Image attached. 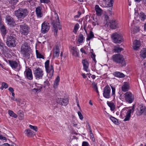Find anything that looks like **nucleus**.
Wrapping results in <instances>:
<instances>
[{
  "mask_svg": "<svg viewBox=\"0 0 146 146\" xmlns=\"http://www.w3.org/2000/svg\"><path fill=\"white\" fill-rule=\"evenodd\" d=\"M29 13L26 8H19L14 11V15L18 19H23L27 17Z\"/></svg>",
  "mask_w": 146,
  "mask_h": 146,
  "instance_id": "f257e3e1",
  "label": "nucleus"
},
{
  "mask_svg": "<svg viewBox=\"0 0 146 146\" xmlns=\"http://www.w3.org/2000/svg\"><path fill=\"white\" fill-rule=\"evenodd\" d=\"M52 24L53 25L54 34L55 36H57L58 26L60 30L61 29V26L59 25V19L58 15L56 13H54V17H52Z\"/></svg>",
  "mask_w": 146,
  "mask_h": 146,
  "instance_id": "f03ea898",
  "label": "nucleus"
},
{
  "mask_svg": "<svg viewBox=\"0 0 146 146\" xmlns=\"http://www.w3.org/2000/svg\"><path fill=\"white\" fill-rule=\"evenodd\" d=\"M29 47L27 43L24 42L21 47V52L23 55V56L25 57L26 59L30 58V55L31 53Z\"/></svg>",
  "mask_w": 146,
  "mask_h": 146,
  "instance_id": "7ed1b4c3",
  "label": "nucleus"
},
{
  "mask_svg": "<svg viewBox=\"0 0 146 146\" xmlns=\"http://www.w3.org/2000/svg\"><path fill=\"white\" fill-rule=\"evenodd\" d=\"M112 59L115 63L120 64L122 66L126 65L125 61L123 55L119 54H116L113 55Z\"/></svg>",
  "mask_w": 146,
  "mask_h": 146,
  "instance_id": "20e7f679",
  "label": "nucleus"
},
{
  "mask_svg": "<svg viewBox=\"0 0 146 146\" xmlns=\"http://www.w3.org/2000/svg\"><path fill=\"white\" fill-rule=\"evenodd\" d=\"M50 61L49 60H47L45 63V67L46 69V70L48 74L49 75V77H52L53 75L54 72L53 65L51 64L49 65Z\"/></svg>",
  "mask_w": 146,
  "mask_h": 146,
  "instance_id": "39448f33",
  "label": "nucleus"
},
{
  "mask_svg": "<svg viewBox=\"0 0 146 146\" xmlns=\"http://www.w3.org/2000/svg\"><path fill=\"white\" fill-rule=\"evenodd\" d=\"M111 37L113 42L116 43H120L123 41L122 36L116 33H113Z\"/></svg>",
  "mask_w": 146,
  "mask_h": 146,
  "instance_id": "423d86ee",
  "label": "nucleus"
},
{
  "mask_svg": "<svg viewBox=\"0 0 146 146\" xmlns=\"http://www.w3.org/2000/svg\"><path fill=\"white\" fill-rule=\"evenodd\" d=\"M20 31L22 34L25 35H28L29 32L30 28L26 24L24 23L20 25Z\"/></svg>",
  "mask_w": 146,
  "mask_h": 146,
  "instance_id": "0eeeda50",
  "label": "nucleus"
},
{
  "mask_svg": "<svg viewBox=\"0 0 146 146\" xmlns=\"http://www.w3.org/2000/svg\"><path fill=\"white\" fill-rule=\"evenodd\" d=\"M6 44L8 46L11 47L16 46L15 38L11 36H8L7 38Z\"/></svg>",
  "mask_w": 146,
  "mask_h": 146,
  "instance_id": "6e6552de",
  "label": "nucleus"
},
{
  "mask_svg": "<svg viewBox=\"0 0 146 146\" xmlns=\"http://www.w3.org/2000/svg\"><path fill=\"white\" fill-rule=\"evenodd\" d=\"M125 100L126 102L131 104L134 101V95L130 92H127L124 94Z\"/></svg>",
  "mask_w": 146,
  "mask_h": 146,
  "instance_id": "1a4fd4ad",
  "label": "nucleus"
},
{
  "mask_svg": "<svg viewBox=\"0 0 146 146\" xmlns=\"http://www.w3.org/2000/svg\"><path fill=\"white\" fill-rule=\"evenodd\" d=\"M34 76L36 79H41L44 75L43 71L39 68L36 69L34 71Z\"/></svg>",
  "mask_w": 146,
  "mask_h": 146,
  "instance_id": "9d476101",
  "label": "nucleus"
},
{
  "mask_svg": "<svg viewBox=\"0 0 146 146\" xmlns=\"http://www.w3.org/2000/svg\"><path fill=\"white\" fill-rule=\"evenodd\" d=\"M111 89L108 86H106L103 90V95L105 98L108 99L110 98Z\"/></svg>",
  "mask_w": 146,
  "mask_h": 146,
  "instance_id": "9b49d317",
  "label": "nucleus"
},
{
  "mask_svg": "<svg viewBox=\"0 0 146 146\" xmlns=\"http://www.w3.org/2000/svg\"><path fill=\"white\" fill-rule=\"evenodd\" d=\"M50 28L49 24L47 22H44L42 24L41 31L43 33H47Z\"/></svg>",
  "mask_w": 146,
  "mask_h": 146,
  "instance_id": "f8f14e48",
  "label": "nucleus"
},
{
  "mask_svg": "<svg viewBox=\"0 0 146 146\" xmlns=\"http://www.w3.org/2000/svg\"><path fill=\"white\" fill-rule=\"evenodd\" d=\"M8 62L13 69H16L18 67H19L18 69H20V67H19V64L17 62L13 60H8Z\"/></svg>",
  "mask_w": 146,
  "mask_h": 146,
  "instance_id": "ddd939ff",
  "label": "nucleus"
},
{
  "mask_svg": "<svg viewBox=\"0 0 146 146\" xmlns=\"http://www.w3.org/2000/svg\"><path fill=\"white\" fill-rule=\"evenodd\" d=\"M56 101L58 103L62 106H66L68 104V99L67 98L64 99L60 98L57 99Z\"/></svg>",
  "mask_w": 146,
  "mask_h": 146,
  "instance_id": "4468645a",
  "label": "nucleus"
},
{
  "mask_svg": "<svg viewBox=\"0 0 146 146\" xmlns=\"http://www.w3.org/2000/svg\"><path fill=\"white\" fill-rule=\"evenodd\" d=\"M134 111V106L133 107L132 109L129 110L126 113L125 118L123 120V121H125L129 120L131 117V113H133Z\"/></svg>",
  "mask_w": 146,
  "mask_h": 146,
  "instance_id": "2eb2a0df",
  "label": "nucleus"
},
{
  "mask_svg": "<svg viewBox=\"0 0 146 146\" xmlns=\"http://www.w3.org/2000/svg\"><path fill=\"white\" fill-rule=\"evenodd\" d=\"M110 27L112 29H116L119 27L117 22L113 20H111L109 23Z\"/></svg>",
  "mask_w": 146,
  "mask_h": 146,
  "instance_id": "dca6fc26",
  "label": "nucleus"
},
{
  "mask_svg": "<svg viewBox=\"0 0 146 146\" xmlns=\"http://www.w3.org/2000/svg\"><path fill=\"white\" fill-rule=\"evenodd\" d=\"M41 7L38 6L35 9V13L37 17L40 18L43 16V14L42 11Z\"/></svg>",
  "mask_w": 146,
  "mask_h": 146,
  "instance_id": "f3484780",
  "label": "nucleus"
},
{
  "mask_svg": "<svg viewBox=\"0 0 146 146\" xmlns=\"http://www.w3.org/2000/svg\"><path fill=\"white\" fill-rule=\"evenodd\" d=\"M25 73L26 76L28 79L31 80L33 79V75L32 71L31 69L28 68L26 70Z\"/></svg>",
  "mask_w": 146,
  "mask_h": 146,
  "instance_id": "a211bd4d",
  "label": "nucleus"
},
{
  "mask_svg": "<svg viewBox=\"0 0 146 146\" xmlns=\"http://www.w3.org/2000/svg\"><path fill=\"white\" fill-rule=\"evenodd\" d=\"M145 106L141 104L138 106V113L137 114L139 115H140L143 113H144Z\"/></svg>",
  "mask_w": 146,
  "mask_h": 146,
  "instance_id": "6ab92c4d",
  "label": "nucleus"
},
{
  "mask_svg": "<svg viewBox=\"0 0 146 146\" xmlns=\"http://www.w3.org/2000/svg\"><path fill=\"white\" fill-rule=\"evenodd\" d=\"M6 22L7 24L10 25H13L15 23L13 19L9 15H7L6 17Z\"/></svg>",
  "mask_w": 146,
  "mask_h": 146,
  "instance_id": "aec40b11",
  "label": "nucleus"
},
{
  "mask_svg": "<svg viewBox=\"0 0 146 146\" xmlns=\"http://www.w3.org/2000/svg\"><path fill=\"white\" fill-rule=\"evenodd\" d=\"M82 63L83 66V69L86 72H88L89 70H88V68L89 63L86 59H83L82 60Z\"/></svg>",
  "mask_w": 146,
  "mask_h": 146,
  "instance_id": "412c9836",
  "label": "nucleus"
},
{
  "mask_svg": "<svg viewBox=\"0 0 146 146\" xmlns=\"http://www.w3.org/2000/svg\"><path fill=\"white\" fill-rule=\"evenodd\" d=\"M140 41L136 40L133 43L132 46L133 49L135 50H137L139 48L140 46Z\"/></svg>",
  "mask_w": 146,
  "mask_h": 146,
  "instance_id": "4be33fe9",
  "label": "nucleus"
},
{
  "mask_svg": "<svg viewBox=\"0 0 146 146\" xmlns=\"http://www.w3.org/2000/svg\"><path fill=\"white\" fill-rule=\"evenodd\" d=\"M130 86L128 82H124L121 87V89L123 92H127L129 90Z\"/></svg>",
  "mask_w": 146,
  "mask_h": 146,
  "instance_id": "5701e85b",
  "label": "nucleus"
},
{
  "mask_svg": "<svg viewBox=\"0 0 146 146\" xmlns=\"http://www.w3.org/2000/svg\"><path fill=\"white\" fill-rule=\"evenodd\" d=\"M96 14L98 16H101L102 13V10L98 5H96L95 7Z\"/></svg>",
  "mask_w": 146,
  "mask_h": 146,
  "instance_id": "b1692460",
  "label": "nucleus"
},
{
  "mask_svg": "<svg viewBox=\"0 0 146 146\" xmlns=\"http://www.w3.org/2000/svg\"><path fill=\"white\" fill-rule=\"evenodd\" d=\"M24 132L25 135L28 137H32L35 135L34 132L29 129H26Z\"/></svg>",
  "mask_w": 146,
  "mask_h": 146,
  "instance_id": "393cba45",
  "label": "nucleus"
},
{
  "mask_svg": "<svg viewBox=\"0 0 146 146\" xmlns=\"http://www.w3.org/2000/svg\"><path fill=\"white\" fill-rule=\"evenodd\" d=\"M113 74L115 76L119 78H123L125 76V75L123 74L118 72H114Z\"/></svg>",
  "mask_w": 146,
  "mask_h": 146,
  "instance_id": "a878e982",
  "label": "nucleus"
},
{
  "mask_svg": "<svg viewBox=\"0 0 146 146\" xmlns=\"http://www.w3.org/2000/svg\"><path fill=\"white\" fill-rule=\"evenodd\" d=\"M71 50L73 51L72 54L75 56H79V50L76 47H72Z\"/></svg>",
  "mask_w": 146,
  "mask_h": 146,
  "instance_id": "bb28decb",
  "label": "nucleus"
},
{
  "mask_svg": "<svg viewBox=\"0 0 146 146\" xmlns=\"http://www.w3.org/2000/svg\"><path fill=\"white\" fill-rule=\"evenodd\" d=\"M59 54V49L58 46H55L54 48V56L58 57Z\"/></svg>",
  "mask_w": 146,
  "mask_h": 146,
  "instance_id": "cd10ccee",
  "label": "nucleus"
},
{
  "mask_svg": "<svg viewBox=\"0 0 146 146\" xmlns=\"http://www.w3.org/2000/svg\"><path fill=\"white\" fill-rule=\"evenodd\" d=\"M140 55L141 58H146V48H143L140 51Z\"/></svg>",
  "mask_w": 146,
  "mask_h": 146,
  "instance_id": "c85d7f7f",
  "label": "nucleus"
},
{
  "mask_svg": "<svg viewBox=\"0 0 146 146\" xmlns=\"http://www.w3.org/2000/svg\"><path fill=\"white\" fill-rule=\"evenodd\" d=\"M1 31L2 36H5L7 33V30L4 26L3 25L1 27Z\"/></svg>",
  "mask_w": 146,
  "mask_h": 146,
  "instance_id": "c756f323",
  "label": "nucleus"
},
{
  "mask_svg": "<svg viewBox=\"0 0 146 146\" xmlns=\"http://www.w3.org/2000/svg\"><path fill=\"white\" fill-rule=\"evenodd\" d=\"M139 18L142 21H144L146 18V15L143 12H141L139 15Z\"/></svg>",
  "mask_w": 146,
  "mask_h": 146,
  "instance_id": "7c9ffc66",
  "label": "nucleus"
},
{
  "mask_svg": "<svg viewBox=\"0 0 146 146\" xmlns=\"http://www.w3.org/2000/svg\"><path fill=\"white\" fill-rule=\"evenodd\" d=\"M123 50V48L120 47L118 46H114V50L115 52H119Z\"/></svg>",
  "mask_w": 146,
  "mask_h": 146,
  "instance_id": "2f4dec72",
  "label": "nucleus"
},
{
  "mask_svg": "<svg viewBox=\"0 0 146 146\" xmlns=\"http://www.w3.org/2000/svg\"><path fill=\"white\" fill-rule=\"evenodd\" d=\"M8 113L11 116L14 117L15 118H16L17 117V115L16 114L14 113V112L12 110H9Z\"/></svg>",
  "mask_w": 146,
  "mask_h": 146,
  "instance_id": "473e14b6",
  "label": "nucleus"
},
{
  "mask_svg": "<svg viewBox=\"0 0 146 146\" xmlns=\"http://www.w3.org/2000/svg\"><path fill=\"white\" fill-rule=\"evenodd\" d=\"M94 33L92 31H90L88 37L87 38V40H90L91 39L94 37Z\"/></svg>",
  "mask_w": 146,
  "mask_h": 146,
  "instance_id": "72a5a7b5",
  "label": "nucleus"
},
{
  "mask_svg": "<svg viewBox=\"0 0 146 146\" xmlns=\"http://www.w3.org/2000/svg\"><path fill=\"white\" fill-rule=\"evenodd\" d=\"M84 39V36L82 34H80L79 35L78 41L79 43L82 42Z\"/></svg>",
  "mask_w": 146,
  "mask_h": 146,
  "instance_id": "f704fd0d",
  "label": "nucleus"
},
{
  "mask_svg": "<svg viewBox=\"0 0 146 146\" xmlns=\"http://www.w3.org/2000/svg\"><path fill=\"white\" fill-rule=\"evenodd\" d=\"M107 104L108 106L110 107L111 110L112 111H113L115 108V105L114 104L111 102H108Z\"/></svg>",
  "mask_w": 146,
  "mask_h": 146,
  "instance_id": "c9c22d12",
  "label": "nucleus"
},
{
  "mask_svg": "<svg viewBox=\"0 0 146 146\" xmlns=\"http://www.w3.org/2000/svg\"><path fill=\"white\" fill-rule=\"evenodd\" d=\"M79 25L78 23H76L74 28L73 32L75 33H76L77 30L79 28Z\"/></svg>",
  "mask_w": 146,
  "mask_h": 146,
  "instance_id": "e433bc0d",
  "label": "nucleus"
},
{
  "mask_svg": "<svg viewBox=\"0 0 146 146\" xmlns=\"http://www.w3.org/2000/svg\"><path fill=\"white\" fill-rule=\"evenodd\" d=\"M36 53L37 58H44L43 56L38 52V50H36Z\"/></svg>",
  "mask_w": 146,
  "mask_h": 146,
  "instance_id": "4c0bfd02",
  "label": "nucleus"
},
{
  "mask_svg": "<svg viewBox=\"0 0 146 146\" xmlns=\"http://www.w3.org/2000/svg\"><path fill=\"white\" fill-rule=\"evenodd\" d=\"M110 119L115 124H117L118 123L117 119L114 117L111 116L110 117Z\"/></svg>",
  "mask_w": 146,
  "mask_h": 146,
  "instance_id": "58836bf2",
  "label": "nucleus"
},
{
  "mask_svg": "<svg viewBox=\"0 0 146 146\" xmlns=\"http://www.w3.org/2000/svg\"><path fill=\"white\" fill-rule=\"evenodd\" d=\"M9 3L12 5H15L18 2V0H8Z\"/></svg>",
  "mask_w": 146,
  "mask_h": 146,
  "instance_id": "ea45409f",
  "label": "nucleus"
},
{
  "mask_svg": "<svg viewBox=\"0 0 146 146\" xmlns=\"http://www.w3.org/2000/svg\"><path fill=\"white\" fill-rule=\"evenodd\" d=\"M60 77L59 76H57L55 80L54 84L56 85V86H57L58 85Z\"/></svg>",
  "mask_w": 146,
  "mask_h": 146,
  "instance_id": "a19ab883",
  "label": "nucleus"
},
{
  "mask_svg": "<svg viewBox=\"0 0 146 146\" xmlns=\"http://www.w3.org/2000/svg\"><path fill=\"white\" fill-rule=\"evenodd\" d=\"M29 127L32 129L35 130L36 132L37 131V127L36 126H33L31 125H29Z\"/></svg>",
  "mask_w": 146,
  "mask_h": 146,
  "instance_id": "79ce46f5",
  "label": "nucleus"
},
{
  "mask_svg": "<svg viewBox=\"0 0 146 146\" xmlns=\"http://www.w3.org/2000/svg\"><path fill=\"white\" fill-rule=\"evenodd\" d=\"M111 87L112 90V95L113 97H115V88L112 86Z\"/></svg>",
  "mask_w": 146,
  "mask_h": 146,
  "instance_id": "37998d69",
  "label": "nucleus"
},
{
  "mask_svg": "<svg viewBox=\"0 0 146 146\" xmlns=\"http://www.w3.org/2000/svg\"><path fill=\"white\" fill-rule=\"evenodd\" d=\"M134 32L133 33H135L139 31V27H135L133 29Z\"/></svg>",
  "mask_w": 146,
  "mask_h": 146,
  "instance_id": "c03bdc74",
  "label": "nucleus"
},
{
  "mask_svg": "<svg viewBox=\"0 0 146 146\" xmlns=\"http://www.w3.org/2000/svg\"><path fill=\"white\" fill-rule=\"evenodd\" d=\"M110 2H109L108 5L109 7H112L114 2V0H110Z\"/></svg>",
  "mask_w": 146,
  "mask_h": 146,
  "instance_id": "a18cd8bd",
  "label": "nucleus"
},
{
  "mask_svg": "<svg viewBox=\"0 0 146 146\" xmlns=\"http://www.w3.org/2000/svg\"><path fill=\"white\" fill-rule=\"evenodd\" d=\"M92 85L93 88H94V89H97V88H98L97 86V84L95 82H93L92 83Z\"/></svg>",
  "mask_w": 146,
  "mask_h": 146,
  "instance_id": "49530a36",
  "label": "nucleus"
},
{
  "mask_svg": "<svg viewBox=\"0 0 146 146\" xmlns=\"http://www.w3.org/2000/svg\"><path fill=\"white\" fill-rule=\"evenodd\" d=\"M78 115L79 116L80 119L81 120H82L83 119V117L82 113L80 111H78Z\"/></svg>",
  "mask_w": 146,
  "mask_h": 146,
  "instance_id": "de8ad7c7",
  "label": "nucleus"
},
{
  "mask_svg": "<svg viewBox=\"0 0 146 146\" xmlns=\"http://www.w3.org/2000/svg\"><path fill=\"white\" fill-rule=\"evenodd\" d=\"M2 86H3L5 88H7L8 86V84L5 82H3L2 83Z\"/></svg>",
  "mask_w": 146,
  "mask_h": 146,
  "instance_id": "09e8293b",
  "label": "nucleus"
},
{
  "mask_svg": "<svg viewBox=\"0 0 146 146\" xmlns=\"http://www.w3.org/2000/svg\"><path fill=\"white\" fill-rule=\"evenodd\" d=\"M40 1L41 3H48L50 2L49 0H40Z\"/></svg>",
  "mask_w": 146,
  "mask_h": 146,
  "instance_id": "8fccbe9b",
  "label": "nucleus"
},
{
  "mask_svg": "<svg viewBox=\"0 0 146 146\" xmlns=\"http://www.w3.org/2000/svg\"><path fill=\"white\" fill-rule=\"evenodd\" d=\"M82 146H89V144L87 142L84 141L82 143Z\"/></svg>",
  "mask_w": 146,
  "mask_h": 146,
  "instance_id": "3c124183",
  "label": "nucleus"
},
{
  "mask_svg": "<svg viewBox=\"0 0 146 146\" xmlns=\"http://www.w3.org/2000/svg\"><path fill=\"white\" fill-rule=\"evenodd\" d=\"M35 90L36 92L38 93L40 92V89H37L36 88H34L33 89V91Z\"/></svg>",
  "mask_w": 146,
  "mask_h": 146,
  "instance_id": "603ef678",
  "label": "nucleus"
},
{
  "mask_svg": "<svg viewBox=\"0 0 146 146\" xmlns=\"http://www.w3.org/2000/svg\"><path fill=\"white\" fill-rule=\"evenodd\" d=\"M0 139H3L5 140H6L7 139L6 137H3L1 135H0Z\"/></svg>",
  "mask_w": 146,
  "mask_h": 146,
  "instance_id": "864d4df0",
  "label": "nucleus"
},
{
  "mask_svg": "<svg viewBox=\"0 0 146 146\" xmlns=\"http://www.w3.org/2000/svg\"><path fill=\"white\" fill-rule=\"evenodd\" d=\"M4 46V44L1 42H0V46L2 48V49H3Z\"/></svg>",
  "mask_w": 146,
  "mask_h": 146,
  "instance_id": "5fc2aeb1",
  "label": "nucleus"
},
{
  "mask_svg": "<svg viewBox=\"0 0 146 146\" xmlns=\"http://www.w3.org/2000/svg\"><path fill=\"white\" fill-rule=\"evenodd\" d=\"M8 90L10 92H11V93L14 92V90L12 87H9Z\"/></svg>",
  "mask_w": 146,
  "mask_h": 146,
  "instance_id": "6e6d98bb",
  "label": "nucleus"
},
{
  "mask_svg": "<svg viewBox=\"0 0 146 146\" xmlns=\"http://www.w3.org/2000/svg\"><path fill=\"white\" fill-rule=\"evenodd\" d=\"M72 124L73 126L75 127H76L77 125V123L75 122L74 121H72Z\"/></svg>",
  "mask_w": 146,
  "mask_h": 146,
  "instance_id": "4d7b16f0",
  "label": "nucleus"
},
{
  "mask_svg": "<svg viewBox=\"0 0 146 146\" xmlns=\"http://www.w3.org/2000/svg\"><path fill=\"white\" fill-rule=\"evenodd\" d=\"M95 55L93 54L92 56V58L93 59L94 61L95 62L96 61V59L95 58Z\"/></svg>",
  "mask_w": 146,
  "mask_h": 146,
  "instance_id": "13d9d810",
  "label": "nucleus"
},
{
  "mask_svg": "<svg viewBox=\"0 0 146 146\" xmlns=\"http://www.w3.org/2000/svg\"><path fill=\"white\" fill-rule=\"evenodd\" d=\"M80 51L82 53H83L85 54H86L85 50L83 48H81L80 49Z\"/></svg>",
  "mask_w": 146,
  "mask_h": 146,
  "instance_id": "bf43d9fd",
  "label": "nucleus"
},
{
  "mask_svg": "<svg viewBox=\"0 0 146 146\" xmlns=\"http://www.w3.org/2000/svg\"><path fill=\"white\" fill-rule=\"evenodd\" d=\"M1 146H10V145L8 143H6L2 145Z\"/></svg>",
  "mask_w": 146,
  "mask_h": 146,
  "instance_id": "052dcab7",
  "label": "nucleus"
},
{
  "mask_svg": "<svg viewBox=\"0 0 146 146\" xmlns=\"http://www.w3.org/2000/svg\"><path fill=\"white\" fill-rule=\"evenodd\" d=\"M89 131H90V134L91 135H93V134H92V129H91V127H89Z\"/></svg>",
  "mask_w": 146,
  "mask_h": 146,
  "instance_id": "680f3d73",
  "label": "nucleus"
},
{
  "mask_svg": "<svg viewBox=\"0 0 146 146\" xmlns=\"http://www.w3.org/2000/svg\"><path fill=\"white\" fill-rule=\"evenodd\" d=\"M15 100L18 102H20L21 101L20 99L19 98L16 99Z\"/></svg>",
  "mask_w": 146,
  "mask_h": 146,
  "instance_id": "e2e57ef3",
  "label": "nucleus"
},
{
  "mask_svg": "<svg viewBox=\"0 0 146 146\" xmlns=\"http://www.w3.org/2000/svg\"><path fill=\"white\" fill-rule=\"evenodd\" d=\"M37 89H40V91H41V90L42 89V87L41 85H40V86L38 87L37 88H36Z\"/></svg>",
  "mask_w": 146,
  "mask_h": 146,
  "instance_id": "0e129e2a",
  "label": "nucleus"
},
{
  "mask_svg": "<svg viewBox=\"0 0 146 146\" xmlns=\"http://www.w3.org/2000/svg\"><path fill=\"white\" fill-rule=\"evenodd\" d=\"M82 75L83 77V78H85L87 77V76H86L85 75V74H83Z\"/></svg>",
  "mask_w": 146,
  "mask_h": 146,
  "instance_id": "69168bd1",
  "label": "nucleus"
},
{
  "mask_svg": "<svg viewBox=\"0 0 146 146\" xmlns=\"http://www.w3.org/2000/svg\"><path fill=\"white\" fill-rule=\"evenodd\" d=\"M91 78L93 79H94L96 78V76L95 75H93L91 76Z\"/></svg>",
  "mask_w": 146,
  "mask_h": 146,
  "instance_id": "338daca9",
  "label": "nucleus"
},
{
  "mask_svg": "<svg viewBox=\"0 0 146 146\" xmlns=\"http://www.w3.org/2000/svg\"><path fill=\"white\" fill-rule=\"evenodd\" d=\"M142 1L143 3L146 4V0H142Z\"/></svg>",
  "mask_w": 146,
  "mask_h": 146,
  "instance_id": "774afa93",
  "label": "nucleus"
}]
</instances>
